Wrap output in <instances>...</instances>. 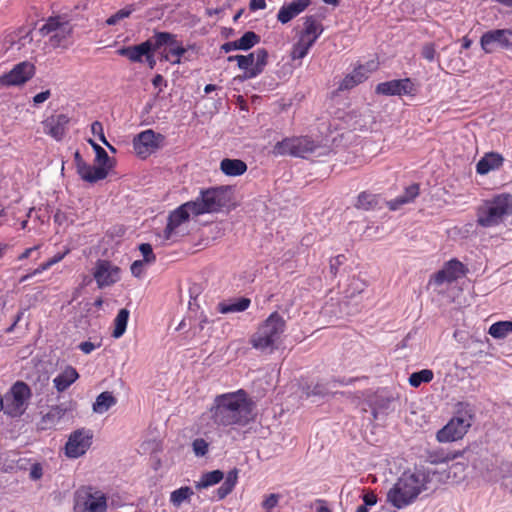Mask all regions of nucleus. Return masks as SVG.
Masks as SVG:
<instances>
[{
	"label": "nucleus",
	"instance_id": "nucleus-1",
	"mask_svg": "<svg viewBox=\"0 0 512 512\" xmlns=\"http://www.w3.org/2000/svg\"><path fill=\"white\" fill-rule=\"evenodd\" d=\"M255 403L244 389L223 393L214 398L209 411L218 426H245L252 419Z\"/></svg>",
	"mask_w": 512,
	"mask_h": 512
},
{
	"label": "nucleus",
	"instance_id": "nucleus-2",
	"mask_svg": "<svg viewBox=\"0 0 512 512\" xmlns=\"http://www.w3.org/2000/svg\"><path fill=\"white\" fill-rule=\"evenodd\" d=\"M429 481V474L424 470L405 471L388 491L387 501L397 509L405 508L427 489Z\"/></svg>",
	"mask_w": 512,
	"mask_h": 512
},
{
	"label": "nucleus",
	"instance_id": "nucleus-3",
	"mask_svg": "<svg viewBox=\"0 0 512 512\" xmlns=\"http://www.w3.org/2000/svg\"><path fill=\"white\" fill-rule=\"evenodd\" d=\"M512 216V194L501 192L485 199L476 209L477 225L483 228L496 227Z\"/></svg>",
	"mask_w": 512,
	"mask_h": 512
},
{
	"label": "nucleus",
	"instance_id": "nucleus-4",
	"mask_svg": "<svg viewBox=\"0 0 512 512\" xmlns=\"http://www.w3.org/2000/svg\"><path fill=\"white\" fill-rule=\"evenodd\" d=\"M286 330V321L277 311L272 312L250 338L253 348L261 351H273L277 348Z\"/></svg>",
	"mask_w": 512,
	"mask_h": 512
},
{
	"label": "nucleus",
	"instance_id": "nucleus-5",
	"mask_svg": "<svg viewBox=\"0 0 512 512\" xmlns=\"http://www.w3.org/2000/svg\"><path fill=\"white\" fill-rule=\"evenodd\" d=\"M473 416L468 404L459 403L455 415L436 433V440L448 443L462 439L472 425Z\"/></svg>",
	"mask_w": 512,
	"mask_h": 512
},
{
	"label": "nucleus",
	"instance_id": "nucleus-6",
	"mask_svg": "<svg viewBox=\"0 0 512 512\" xmlns=\"http://www.w3.org/2000/svg\"><path fill=\"white\" fill-rule=\"evenodd\" d=\"M39 33L42 37H48V44L52 48L66 49L71 43L73 26L65 16H50L39 29Z\"/></svg>",
	"mask_w": 512,
	"mask_h": 512
},
{
	"label": "nucleus",
	"instance_id": "nucleus-7",
	"mask_svg": "<svg viewBox=\"0 0 512 512\" xmlns=\"http://www.w3.org/2000/svg\"><path fill=\"white\" fill-rule=\"evenodd\" d=\"M174 36L169 32H155L153 37L132 46L121 47L117 50L118 55L127 58L132 63H142L149 52L160 50L165 44L173 43Z\"/></svg>",
	"mask_w": 512,
	"mask_h": 512
},
{
	"label": "nucleus",
	"instance_id": "nucleus-8",
	"mask_svg": "<svg viewBox=\"0 0 512 512\" xmlns=\"http://www.w3.org/2000/svg\"><path fill=\"white\" fill-rule=\"evenodd\" d=\"M106 494L93 487L81 486L74 495L75 512H106L107 511Z\"/></svg>",
	"mask_w": 512,
	"mask_h": 512
},
{
	"label": "nucleus",
	"instance_id": "nucleus-9",
	"mask_svg": "<svg viewBox=\"0 0 512 512\" xmlns=\"http://www.w3.org/2000/svg\"><path fill=\"white\" fill-rule=\"evenodd\" d=\"M230 201L226 187H212L202 190L200 195L191 201L195 206L196 214L215 213L221 211Z\"/></svg>",
	"mask_w": 512,
	"mask_h": 512
},
{
	"label": "nucleus",
	"instance_id": "nucleus-10",
	"mask_svg": "<svg viewBox=\"0 0 512 512\" xmlns=\"http://www.w3.org/2000/svg\"><path fill=\"white\" fill-rule=\"evenodd\" d=\"M224 479L222 485L216 490V497L218 500L226 498L235 488L238 481V470L233 469L224 477L221 470H213L203 473L200 480L195 482V488L202 490L210 486L220 483Z\"/></svg>",
	"mask_w": 512,
	"mask_h": 512
},
{
	"label": "nucleus",
	"instance_id": "nucleus-11",
	"mask_svg": "<svg viewBox=\"0 0 512 512\" xmlns=\"http://www.w3.org/2000/svg\"><path fill=\"white\" fill-rule=\"evenodd\" d=\"M32 396L29 385L23 381L15 382L9 391L3 396L5 414L10 417L22 416Z\"/></svg>",
	"mask_w": 512,
	"mask_h": 512
},
{
	"label": "nucleus",
	"instance_id": "nucleus-12",
	"mask_svg": "<svg viewBox=\"0 0 512 512\" xmlns=\"http://www.w3.org/2000/svg\"><path fill=\"white\" fill-rule=\"evenodd\" d=\"M318 145L308 136L290 137L277 142L273 147L275 156L290 155L294 157H306L315 152Z\"/></svg>",
	"mask_w": 512,
	"mask_h": 512
},
{
	"label": "nucleus",
	"instance_id": "nucleus-13",
	"mask_svg": "<svg viewBox=\"0 0 512 512\" xmlns=\"http://www.w3.org/2000/svg\"><path fill=\"white\" fill-rule=\"evenodd\" d=\"M269 54L265 48H258L239 59V69L244 71L243 79H253L260 75L268 64Z\"/></svg>",
	"mask_w": 512,
	"mask_h": 512
},
{
	"label": "nucleus",
	"instance_id": "nucleus-14",
	"mask_svg": "<svg viewBox=\"0 0 512 512\" xmlns=\"http://www.w3.org/2000/svg\"><path fill=\"white\" fill-rule=\"evenodd\" d=\"M467 272V267L458 259L453 258L445 262L442 269L430 277L429 284L434 286H441L445 283L451 284L464 277Z\"/></svg>",
	"mask_w": 512,
	"mask_h": 512
},
{
	"label": "nucleus",
	"instance_id": "nucleus-15",
	"mask_svg": "<svg viewBox=\"0 0 512 512\" xmlns=\"http://www.w3.org/2000/svg\"><path fill=\"white\" fill-rule=\"evenodd\" d=\"M194 206L191 201H188L170 212L164 229V237L166 239L169 240L173 236L178 235L180 227L189 221L191 215L198 216Z\"/></svg>",
	"mask_w": 512,
	"mask_h": 512
},
{
	"label": "nucleus",
	"instance_id": "nucleus-16",
	"mask_svg": "<svg viewBox=\"0 0 512 512\" xmlns=\"http://www.w3.org/2000/svg\"><path fill=\"white\" fill-rule=\"evenodd\" d=\"M36 73V67L32 62L22 61L16 64L9 72L0 76V86H21L27 83Z\"/></svg>",
	"mask_w": 512,
	"mask_h": 512
},
{
	"label": "nucleus",
	"instance_id": "nucleus-17",
	"mask_svg": "<svg viewBox=\"0 0 512 512\" xmlns=\"http://www.w3.org/2000/svg\"><path fill=\"white\" fill-rule=\"evenodd\" d=\"M164 139L165 137L162 134L156 133L152 129H147L140 132L133 139V148L140 158L146 159L160 148Z\"/></svg>",
	"mask_w": 512,
	"mask_h": 512
},
{
	"label": "nucleus",
	"instance_id": "nucleus-18",
	"mask_svg": "<svg viewBox=\"0 0 512 512\" xmlns=\"http://www.w3.org/2000/svg\"><path fill=\"white\" fill-rule=\"evenodd\" d=\"M375 93L384 96H415L417 88L410 78L393 79L376 85Z\"/></svg>",
	"mask_w": 512,
	"mask_h": 512
},
{
	"label": "nucleus",
	"instance_id": "nucleus-19",
	"mask_svg": "<svg viewBox=\"0 0 512 512\" xmlns=\"http://www.w3.org/2000/svg\"><path fill=\"white\" fill-rule=\"evenodd\" d=\"M120 268L108 260H98L95 264L93 277L98 288L109 287L120 280Z\"/></svg>",
	"mask_w": 512,
	"mask_h": 512
},
{
	"label": "nucleus",
	"instance_id": "nucleus-20",
	"mask_svg": "<svg viewBox=\"0 0 512 512\" xmlns=\"http://www.w3.org/2000/svg\"><path fill=\"white\" fill-rule=\"evenodd\" d=\"M378 64L375 61H369L366 64L357 65L353 71L347 74L338 86L339 91L351 90L359 84L365 82L369 75L376 71Z\"/></svg>",
	"mask_w": 512,
	"mask_h": 512
},
{
	"label": "nucleus",
	"instance_id": "nucleus-21",
	"mask_svg": "<svg viewBox=\"0 0 512 512\" xmlns=\"http://www.w3.org/2000/svg\"><path fill=\"white\" fill-rule=\"evenodd\" d=\"M92 434L89 431L77 430L73 432L66 445L65 452L70 458H78L85 454L91 445Z\"/></svg>",
	"mask_w": 512,
	"mask_h": 512
},
{
	"label": "nucleus",
	"instance_id": "nucleus-22",
	"mask_svg": "<svg viewBox=\"0 0 512 512\" xmlns=\"http://www.w3.org/2000/svg\"><path fill=\"white\" fill-rule=\"evenodd\" d=\"M480 44L486 53L493 52L495 44L509 48L512 46V31L509 29L487 31L481 36Z\"/></svg>",
	"mask_w": 512,
	"mask_h": 512
},
{
	"label": "nucleus",
	"instance_id": "nucleus-23",
	"mask_svg": "<svg viewBox=\"0 0 512 512\" xmlns=\"http://www.w3.org/2000/svg\"><path fill=\"white\" fill-rule=\"evenodd\" d=\"M70 123V117L66 114H52L42 121L44 133L61 141L67 131Z\"/></svg>",
	"mask_w": 512,
	"mask_h": 512
},
{
	"label": "nucleus",
	"instance_id": "nucleus-24",
	"mask_svg": "<svg viewBox=\"0 0 512 512\" xmlns=\"http://www.w3.org/2000/svg\"><path fill=\"white\" fill-rule=\"evenodd\" d=\"M112 166H92L84 161H79L77 164V172L82 180L89 183H96L105 179Z\"/></svg>",
	"mask_w": 512,
	"mask_h": 512
},
{
	"label": "nucleus",
	"instance_id": "nucleus-25",
	"mask_svg": "<svg viewBox=\"0 0 512 512\" xmlns=\"http://www.w3.org/2000/svg\"><path fill=\"white\" fill-rule=\"evenodd\" d=\"M310 4L311 0H294L285 4L279 9L277 20L282 24H286L305 11Z\"/></svg>",
	"mask_w": 512,
	"mask_h": 512
},
{
	"label": "nucleus",
	"instance_id": "nucleus-26",
	"mask_svg": "<svg viewBox=\"0 0 512 512\" xmlns=\"http://www.w3.org/2000/svg\"><path fill=\"white\" fill-rule=\"evenodd\" d=\"M504 158L497 152H488L477 162L476 172L479 175H486L491 171L498 170L502 167Z\"/></svg>",
	"mask_w": 512,
	"mask_h": 512
},
{
	"label": "nucleus",
	"instance_id": "nucleus-27",
	"mask_svg": "<svg viewBox=\"0 0 512 512\" xmlns=\"http://www.w3.org/2000/svg\"><path fill=\"white\" fill-rule=\"evenodd\" d=\"M323 31L324 27L321 22H319L315 16L310 15L305 17L304 28L300 34V38L307 42L311 41V45H314Z\"/></svg>",
	"mask_w": 512,
	"mask_h": 512
},
{
	"label": "nucleus",
	"instance_id": "nucleus-28",
	"mask_svg": "<svg viewBox=\"0 0 512 512\" xmlns=\"http://www.w3.org/2000/svg\"><path fill=\"white\" fill-rule=\"evenodd\" d=\"M79 378L76 368L67 365L54 379L53 384L58 392H64Z\"/></svg>",
	"mask_w": 512,
	"mask_h": 512
},
{
	"label": "nucleus",
	"instance_id": "nucleus-29",
	"mask_svg": "<svg viewBox=\"0 0 512 512\" xmlns=\"http://www.w3.org/2000/svg\"><path fill=\"white\" fill-rule=\"evenodd\" d=\"M380 202L381 198L379 195L363 191L357 197L355 208L365 211L376 210L381 207Z\"/></svg>",
	"mask_w": 512,
	"mask_h": 512
},
{
	"label": "nucleus",
	"instance_id": "nucleus-30",
	"mask_svg": "<svg viewBox=\"0 0 512 512\" xmlns=\"http://www.w3.org/2000/svg\"><path fill=\"white\" fill-rule=\"evenodd\" d=\"M220 169L227 176H240L247 171V165L240 159L225 158L220 162Z\"/></svg>",
	"mask_w": 512,
	"mask_h": 512
},
{
	"label": "nucleus",
	"instance_id": "nucleus-31",
	"mask_svg": "<svg viewBox=\"0 0 512 512\" xmlns=\"http://www.w3.org/2000/svg\"><path fill=\"white\" fill-rule=\"evenodd\" d=\"M251 300L246 297H240L231 302H220L218 304V311L222 314L243 312L249 308Z\"/></svg>",
	"mask_w": 512,
	"mask_h": 512
},
{
	"label": "nucleus",
	"instance_id": "nucleus-32",
	"mask_svg": "<svg viewBox=\"0 0 512 512\" xmlns=\"http://www.w3.org/2000/svg\"><path fill=\"white\" fill-rule=\"evenodd\" d=\"M130 312L126 308H122L118 311L115 319L113 320V331L112 337L119 339L124 335L127 329Z\"/></svg>",
	"mask_w": 512,
	"mask_h": 512
},
{
	"label": "nucleus",
	"instance_id": "nucleus-33",
	"mask_svg": "<svg viewBox=\"0 0 512 512\" xmlns=\"http://www.w3.org/2000/svg\"><path fill=\"white\" fill-rule=\"evenodd\" d=\"M116 403L117 399L113 394L109 391H104L96 397V400L93 403V411L98 414H103Z\"/></svg>",
	"mask_w": 512,
	"mask_h": 512
},
{
	"label": "nucleus",
	"instance_id": "nucleus-34",
	"mask_svg": "<svg viewBox=\"0 0 512 512\" xmlns=\"http://www.w3.org/2000/svg\"><path fill=\"white\" fill-rule=\"evenodd\" d=\"M464 455V451H453L445 453L442 449L429 454V461L432 464L447 463Z\"/></svg>",
	"mask_w": 512,
	"mask_h": 512
},
{
	"label": "nucleus",
	"instance_id": "nucleus-35",
	"mask_svg": "<svg viewBox=\"0 0 512 512\" xmlns=\"http://www.w3.org/2000/svg\"><path fill=\"white\" fill-rule=\"evenodd\" d=\"M66 410L60 406H53L43 416L42 422L45 424L44 428H51L55 426L65 415Z\"/></svg>",
	"mask_w": 512,
	"mask_h": 512
},
{
	"label": "nucleus",
	"instance_id": "nucleus-36",
	"mask_svg": "<svg viewBox=\"0 0 512 512\" xmlns=\"http://www.w3.org/2000/svg\"><path fill=\"white\" fill-rule=\"evenodd\" d=\"M488 333L495 339H503L507 335L512 333V322L511 321L496 322L490 326Z\"/></svg>",
	"mask_w": 512,
	"mask_h": 512
},
{
	"label": "nucleus",
	"instance_id": "nucleus-37",
	"mask_svg": "<svg viewBox=\"0 0 512 512\" xmlns=\"http://www.w3.org/2000/svg\"><path fill=\"white\" fill-rule=\"evenodd\" d=\"M174 40L173 43H167L164 46H169V51L171 55V64L177 65L181 63V58L186 53V48L183 47L182 43L177 40V36L173 34Z\"/></svg>",
	"mask_w": 512,
	"mask_h": 512
},
{
	"label": "nucleus",
	"instance_id": "nucleus-38",
	"mask_svg": "<svg viewBox=\"0 0 512 512\" xmlns=\"http://www.w3.org/2000/svg\"><path fill=\"white\" fill-rule=\"evenodd\" d=\"M193 494V490L189 486L180 487L179 489H176L173 492H171L170 502L175 507H179L184 501L189 500Z\"/></svg>",
	"mask_w": 512,
	"mask_h": 512
},
{
	"label": "nucleus",
	"instance_id": "nucleus-39",
	"mask_svg": "<svg viewBox=\"0 0 512 512\" xmlns=\"http://www.w3.org/2000/svg\"><path fill=\"white\" fill-rule=\"evenodd\" d=\"M434 377L433 371L430 369H423L414 372L409 377V384L412 387H419L422 383H429Z\"/></svg>",
	"mask_w": 512,
	"mask_h": 512
},
{
	"label": "nucleus",
	"instance_id": "nucleus-40",
	"mask_svg": "<svg viewBox=\"0 0 512 512\" xmlns=\"http://www.w3.org/2000/svg\"><path fill=\"white\" fill-rule=\"evenodd\" d=\"M260 42V36L253 31L245 32L238 40L239 50L247 51Z\"/></svg>",
	"mask_w": 512,
	"mask_h": 512
},
{
	"label": "nucleus",
	"instance_id": "nucleus-41",
	"mask_svg": "<svg viewBox=\"0 0 512 512\" xmlns=\"http://www.w3.org/2000/svg\"><path fill=\"white\" fill-rule=\"evenodd\" d=\"M313 45H311V41L307 42L306 40L299 37V40L293 45L291 51V58L293 60L303 59L309 52Z\"/></svg>",
	"mask_w": 512,
	"mask_h": 512
},
{
	"label": "nucleus",
	"instance_id": "nucleus-42",
	"mask_svg": "<svg viewBox=\"0 0 512 512\" xmlns=\"http://www.w3.org/2000/svg\"><path fill=\"white\" fill-rule=\"evenodd\" d=\"M135 11V6L133 4L127 5L126 7L120 9L115 14L111 15L106 20V24L108 26H113L117 24L120 20L124 18H128Z\"/></svg>",
	"mask_w": 512,
	"mask_h": 512
},
{
	"label": "nucleus",
	"instance_id": "nucleus-43",
	"mask_svg": "<svg viewBox=\"0 0 512 512\" xmlns=\"http://www.w3.org/2000/svg\"><path fill=\"white\" fill-rule=\"evenodd\" d=\"M88 142L91 144L96 153V161L98 162V164L103 166H112L110 163V157L105 151V149L98 145L97 143H95L92 139H89Z\"/></svg>",
	"mask_w": 512,
	"mask_h": 512
},
{
	"label": "nucleus",
	"instance_id": "nucleus-44",
	"mask_svg": "<svg viewBox=\"0 0 512 512\" xmlns=\"http://www.w3.org/2000/svg\"><path fill=\"white\" fill-rule=\"evenodd\" d=\"M91 132L94 136H97L98 139L105 144L110 150L115 151L114 147L110 145V143L107 141L105 134H104V128L100 121H94L91 124Z\"/></svg>",
	"mask_w": 512,
	"mask_h": 512
},
{
	"label": "nucleus",
	"instance_id": "nucleus-45",
	"mask_svg": "<svg viewBox=\"0 0 512 512\" xmlns=\"http://www.w3.org/2000/svg\"><path fill=\"white\" fill-rule=\"evenodd\" d=\"M192 449L197 457H203L208 453L209 443L203 438H196L192 442Z\"/></svg>",
	"mask_w": 512,
	"mask_h": 512
},
{
	"label": "nucleus",
	"instance_id": "nucleus-46",
	"mask_svg": "<svg viewBox=\"0 0 512 512\" xmlns=\"http://www.w3.org/2000/svg\"><path fill=\"white\" fill-rule=\"evenodd\" d=\"M139 250L142 253L144 259L142 261L146 263H153L156 260V256L153 253L152 246L149 243H142L139 246Z\"/></svg>",
	"mask_w": 512,
	"mask_h": 512
},
{
	"label": "nucleus",
	"instance_id": "nucleus-47",
	"mask_svg": "<svg viewBox=\"0 0 512 512\" xmlns=\"http://www.w3.org/2000/svg\"><path fill=\"white\" fill-rule=\"evenodd\" d=\"M419 185L418 184H412L408 186L405 189V192L403 195H401L404 198V202L411 203L415 200V198L419 195Z\"/></svg>",
	"mask_w": 512,
	"mask_h": 512
},
{
	"label": "nucleus",
	"instance_id": "nucleus-48",
	"mask_svg": "<svg viewBox=\"0 0 512 512\" xmlns=\"http://www.w3.org/2000/svg\"><path fill=\"white\" fill-rule=\"evenodd\" d=\"M279 499H280L279 494L271 493V494L265 496V498L262 502V507L269 511L278 505Z\"/></svg>",
	"mask_w": 512,
	"mask_h": 512
},
{
	"label": "nucleus",
	"instance_id": "nucleus-49",
	"mask_svg": "<svg viewBox=\"0 0 512 512\" xmlns=\"http://www.w3.org/2000/svg\"><path fill=\"white\" fill-rule=\"evenodd\" d=\"M421 55L424 59H426L429 62L434 61L436 56V48L433 43H427L423 46Z\"/></svg>",
	"mask_w": 512,
	"mask_h": 512
},
{
	"label": "nucleus",
	"instance_id": "nucleus-50",
	"mask_svg": "<svg viewBox=\"0 0 512 512\" xmlns=\"http://www.w3.org/2000/svg\"><path fill=\"white\" fill-rule=\"evenodd\" d=\"M43 476V466L39 462H35L31 465L30 471H29V477L31 480H39Z\"/></svg>",
	"mask_w": 512,
	"mask_h": 512
},
{
	"label": "nucleus",
	"instance_id": "nucleus-51",
	"mask_svg": "<svg viewBox=\"0 0 512 512\" xmlns=\"http://www.w3.org/2000/svg\"><path fill=\"white\" fill-rule=\"evenodd\" d=\"M328 394V389L324 384L317 383L312 389L308 388L306 391L307 396H324Z\"/></svg>",
	"mask_w": 512,
	"mask_h": 512
},
{
	"label": "nucleus",
	"instance_id": "nucleus-52",
	"mask_svg": "<svg viewBox=\"0 0 512 512\" xmlns=\"http://www.w3.org/2000/svg\"><path fill=\"white\" fill-rule=\"evenodd\" d=\"M144 261L136 260L131 264L130 270L133 276L140 278L144 273Z\"/></svg>",
	"mask_w": 512,
	"mask_h": 512
},
{
	"label": "nucleus",
	"instance_id": "nucleus-53",
	"mask_svg": "<svg viewBox=\"0 0 512 512\" xmlns=\"http://www.w3.org/2000/svg\"><path fill=\"white\" fill-rule=\"evenodd\" d=\"M101 346V343L94 344L90 341H84L79 344L78 348L84 353V354H90L92 351H94L96 348H99Z\"/></svg>",
	"mask_w": 512,
	"mask_h": 512
},
{
	"label": "nucleus",
	"instance_id": "nucleus-54",
	"mask_svg": "<svg viewBox=\"0 0 512 512\" xmlns=\"http://www.w3.org/2000/svg\"><path fill=\"white\" fill-rule=\"evenodd\" d=\"M362 499H363L364 505H366V506H374L378 500L377 495L371 490L367 491L363 495Z\"/></svg>",
	"mask_w": 512,
	"mask_h": 512
},
{
	"label": "nucleus",
	"instance_id": "nucleus-55",
	"mask_svg": "<svg viewBox=\"0 0 512 512\" xmlns=\"http://www.w3.org/2000/svg\"><path fill=\"white\" fill-rule=\"evenodd\" d=\"M404 204L407 203L404 202V198L401 195L387 202L388 208L392 211L399 209Z\"/></svg>",
	"mask_w": 512,
	"mask_h": 512
},
{
	"label": "nucleus",
	"instance_id": "nucleus-56",
	"mask_svg": "<svg viewBox=\"0 0 512 512\" xmlns=\"http://www.w3.org/2000/svg\"><path fill=\"white\" fill-rule=\"evenodd\" d=\"M344 255H337L330 261V271L335 276L338 271V266L343 263Z\"/></svg>",
	"mask_w": 512,
	"mask_h": 512
},
{
	"label": "nucleus",
	"instance_id": "nucleus-57",
	"mask_svg": "<svg viewBox=\"0 0 512 512\" xmlns=\"http://www.w3.org/2000/svg\"><path fill=\"white\" fill-rule=\"evenodd\" d=\"M51 96L50 90L42 91L33 97L34 105H39L45 102Z\"/></svg>",
	"mask_w": 512,
	"mask_h": 512
},
{
	"label": "nucleus",
	"instance_id": "nucleus-58",
	"mask_svg": "<svg viewBox=\"0 0 512 512\" xmlns=\"http://www.w3.org/2000/svg\"><path fill=\"white\" fill-rule=\"evenodd\" d=\"M69 253H70V249L65 248V250L63 252H58L52 258H50L49 262L53 266V265L61 262L65 258V256L68 255Z\"/></svg>",
	"mask_w": 512,
	"mask_h": 512
},
{
	"label": "nucleus",
	"instance_id": "nucleus-59",
	"mask_svg": "<svg viewBox=\"0 0 512 512\" xmlns=\"http://www.w3.org/2000/svg\"><path fill=\"white\" fill-rule=\"evenodd\" d=\"M249 8L251 11H256L266 8V0H250Z\"/></svg>",
	"mask_w": 512,
	"mask_h": 512
},
{
	"label": "nucleus",
	"instance_id": "nucleus-60",
	"mask_svg": "<svg viewBox=\"0 0 512 512\" xmlns=\"http://www.w3.org/2000/svg\"><path fill=\"white\" fill-rule=\"evenodd\" d=\"M221 50H223L225 53H229L234 50H239L237 40L224 43L221 46Z\"/></svg>",
	"mask_w": 512,
	"mask_h": 512
},
{
	"label": "nucleus",
	"instance_id": "nucleus-61",
	"mask_svg": "<svg viewBox=\"0 0 512 512\" xmlns=\"http://www.w3.org/2000/svg\"><path fill=\"white\" fill-rule=\"evenodd\" d=\"M52 267L51 263L49 262V260L43 262L42 264H40L36 269H34L32 272H31V275H38V274H41L42 272L50 269Z\"/></svg>",
	"mask_w": 512,
	"mask_h": 512
},
{
	"label": "nucleus",
	"instance_id": "nucleus-62",
	"mask_svg": "<svg viewBox=\"0 0 512 512\" xmlns=\"http://www.w3.org/2000/svg\"><path fill=\"white\" fill-rule=\"evenodd\" d=\"M39 248H40V246H39V245H36V246H34V247H30V248L25 249V250H24V251H23V252L18 256V260H20V261H21V260H24V259L29 258V257H30V255H31V253H32L33 251L38 250Z\"/></svg>",
	"mask_w": 512,
	"mask_h": 512
},
{
	"label": "nucleus",
	"instance_id": "nucleus-63",
	"mask_svg": "<svg viewBox=\"0 0 512 512\" xmlns=\"http://www.w3.org/2000/svg\"><path fill=\"white\" fill-rule=\"evenodd\" d=\"M154 53L155 52H149L144 58L145 62L147 63L150 69H154V67L156 66V59Z\"/></svg>",
	"mask_w": 512,
	"mask_h": 512
},
{
	"label": "nucleus",
	"instance_id": "nucleus-64",
	"mask_svg": "<svg viewBox=\"0 0 512 512\" xmlns=\"http://www.w3.org/2000/svg\"><path fill=\"white\" fill-rule=\"evenodd\" d=\"M317 503L320 505L316 512H332L331 509L327 506V503L325 500L318 499Z\"/></svg>",
	"mask_w": 512,
	"mask_h": 512
}]
</instances>
